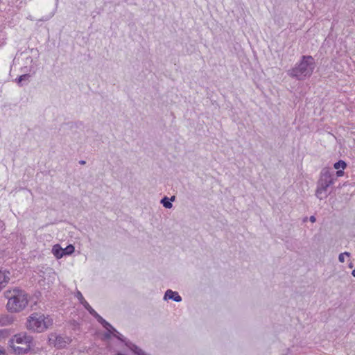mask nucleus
<instances>
[{"label":"nucleus","mask_w":355,"mask_h":355,"mask_svg":"<svg viewBox=\"0 0 355 355\" xmlns=\"http://www.w3.org/2000/svg\"><path fill=\"white\" fill-rule=\"evenodd\" d=\"M7 299L6 309L10 313H19L23 311L28 303L27 293L19 288L8 289L4 292Z\"/></svg>","instance_id":"f257e3e1"},{"label":"nucleus","mask_w":355,"mask_h":355,"mask_svg":"<svg viewBox=\"0 0 355 355\" xmlns=\"http://www.w3.org/2000/svg\"><path fill=\"white\" fill-rule=\"evenodd\" d=\"M315 67V60L312 56L302 55L300 62L288 71V75L298 80H302L312 75Z\"/></svg>","instance_id":"f03ea898"},{"label":"nucleus","mask_w":355,"mask_h":355,"mask_svg":"<svg viewBox=\"0 0 355 355\" xmlns=\"http://www.w3.org/2000/svg\"><path fill=\"white\" fill-rule=\"evenodd\" d=\"M335 180L334 171H331L328 168H322L317 183L316 197L320 200L326 198L328 196V189L334 183Z\"/></svg>","instance_id":"7ed1b4c3"},{"label":"nucleus","mask_w":355,"mask_h":355,"mask_svg":"<svg viewBox=\"0 0 355 355\" xmlns=\"http://www.w3.org/2000/svg\"><path fill=\"white\" fill-rule=\"evenodd\" d=\"M53 324V320L49 316L34 313L31 314L27 320L26 327L35 332H43Z\"/></svg>","instance_id":"20e7f679"},{"label":"nucleus","mask_w":355,"mask_h":355,"mask_svg":"<svg viewBox=\"0 0 355 355\" xmlns=\"http://www.w3.org/2000/svg\"><path fill=\"white\" fill-rule=\"evenodd\" d=\"M33 338L25 333L15 335L9 340V346L17 354H24L31 349Z\"/></svg>","instance_id":"39448f33"},{"label":"nucleus","mask_w":355,"mask_h":355,"mask_svg":"<svg viewBox=\"0 0 355 355\" xmlns=\"http://www.w3.org/2000/svg\"><path fill=\"white\" fill-rule=\"evenodd\" d=\"M113 336L119 340L123 342L125 345L131 351H132L136 355H146V353L141 349L139 348L137 345L124 338L123 336L119 333L116 329L115 331H113Z\"/></svg>","instance_id":"423d86ee"},{"label":"nucleus","mask_w":355,"mask_h":355,"mask_svg":"<svg viewBox=\"0 0 355 355\" xmlns=\"http://www.w3.org/2000/svg\"><path fill=\"white\" fill-rule=\"evenodd\" d=\"M49 342L58 348H64L70 343L71 339L69 337H62L55 334H51L49 336Z\"/></svg>","instance_id":"0eeeda50"},{"label":"nucleus","mask_w":355,"mask_h":355,"mask_svg":"<svg viewBox=\"0 0 355 355\" xmlns=\"http://www.w3.org/2000/svg\"><path fill=\"white\" fill-rule=\"evenodd\" d=\"M74 250V245H67L65 248H62L61 245H53L52 253L57 259H60L64 255L71 254Z\"/></svg>","instance_id":"6e6552de"},{"label":"nucleus","mask_w":355,"mask_h":355,"mask_svg":"<svg viewBox=\"0 0 355 355\" xmlns=\"http://www.w3.org/2000/svg\"><path fill=\"white\" fill-rule=\"evenodd\" d=\"M164 300H173L175 302H180L182 301V297L177 292L172 290H167L164 294Z\"/></svg>","instance_id":"1a4fd4ad"},{"label":"nucleus","mask_w":355,"mask_h":355,"mask_svg":"<svg viewBox=\"0 0 355 355\" xmlns=\"http://www.w3.org/2000/svg\"><path fill=\"white\" fill-rule=\"evenodd\" d=\"M10 279V272L7 270H0V283L1 286L5 287Z\"/></svg>","instance_id":"9d476101"},{"label":"nucleus","mask_w":355,"mask_h":355,"mask_svg":"<svg viewBox=\"0 0 355 355\" xmlns=\"http://www.w3.org/2000/svg\"><path fill=\"white\" fill-rule=\"evenodd\" d=\"M14 321V317L11 315L5 314L0 316V323L1 326H7L12 324Z\"/></svg>","instance_id":"9b49d317"},{"label":"nucleus","mask_w":355,"mask_h":355,"mask_svg":"<svg viewBox=\"0 0 355 355\" xmlns=\"http://www.w3.org/2000/svg\"><path fill=\"white\" fill-rule=\"evenodd\" d=\"M76 297L78 299L80 303L83 305V306L89 311L92 308L89 304V303L85 300L82 293L80 291H77Z\"/></svg>","instance_id":"f8f14e48"},{"label":"nucleus","mask_w":355,"mask_h":355,"mask_svg":"<svg viewBox=\"0 0 355 355\" xmlns=\"http://www.w3.org/2000/svg\"><path fill=\"white\" fill-rule=\"evenodd\" d=\"M175 197L173 196L171 198L164 196L160 201L161 204L167 209H171L173 207L171 202L175 200Z\"/></svg>","instance_id":"ddd939ff"},{"label":"nucleus","mask_w":355,"mask_h":355,"mask_svg":"<svg viewBox=\"0 0 355 355\" xmlns=\"http://www.w3.org/2000/svg\"><path fill=\"white\" fill-rule=\"evenodd\" d=\"M99 323H101L103 327L106 329L107 331H111L113 330V331H115V329L108 322H107L105 320H104L102 317L99 319V320L98 321Z\"/></svg>","instance_id":"4468645a"},{"label":"nucleus","mask_w":355,"mask_h":355,"mask_svg":"<svg viewBox=\"0 0 355 355\" xmlns=\"http://www.w3.org/2000/svg\"><path fill=\"white\" fill-rule=\"evenodd\" d=\"M334 167L337 170L340 168L345 169L347 167V164L343 160H339L334 164Z\"/></svg>","instance_id":"2eb2a0df"},{"label":"nucleus","mask_w":355,"mask_h":355,"mask_svg":"<svg viewBox=\"0 0 355 355\" xmlns=\"http://www.w3.org/2000/svg\"><path fill=\"white\" fill-rule=\"evenodd\" d=\"M30 78L29 74H24L20 76L16 80L18 84H21V83L24 80H28Z\"/></svg>","instance_id":"dca6fc26"},{"label":"nucleus","mask_w":355,"mask_h":355,"mask_svg":"<svg viewBox=\"0 0 355 355\" xmlns=\"http://www.w3.org/2000/svg\"><path fill=\"white\" fill-rule=\"evenodd\" d=\"M349 257L350 255L349 252H345L344 253H340L338 257L339 261L343 263L345 261V256Z\"/></svg>","instance_id":"f3484780"},{"label":"nucleus","mask_w":355,"mask_h":355,"mask_svg":"<svg viewBox=\"0 0 355 355\" xmlns=\"http://www.w3.org/2000/svg\"><path fill=\"white\" fill-rule=\"evenodd\" d=\"M89 313L92 315H93V316H94V317L97 320V321H98V320H99V319L101 318V316L99 314H98V313H97V312H96L94 309H92L89 311Z\"/></svg>","instance_id":"a211bd4d"},{"label":"nucleus","mask_w":355,"mask_h":355,"mask_svg":"<svg viewBox=\"0 0 355 355\" xmlns=\"http://www.w3.org/2000/svg\"><path fill=\"white\" fill-rule=\"evenodd\" d=\"M111 334L113 335V330L111 329V331H107V333L105 334L104 336L106 339L110 338Z\"/></svg>","instance_id":"6ab92c4d"},{"label":"nucleus","mask_w":355,"mask_h":355,"mask_svg":"<svg viewBox=\"0 0 355 355\" xmlns=\"http://www.w3.org/2000/svg\"><path fill=\"white\" fill-rule=\"evenodd\" d=\"M7 334H8L7 331H6V330H1V331H0V338H1V337H3H3L6 336H7Z\"/></svg>","instance_id":"aec40b11"},{"label":"nucleus","mask_w":355,"mask_h":355,"mask_svg":"<svg viewBox=\"0 0 355 355\" xmlns=\"http://www.w3.org/2000/svg\"><path fill=\"white\" fill-rule=\"evenodd\" d=\"M344 174V172L343 170H338L336 173V177H340V176H343Z\"/></svg>","instance_id":"412c9836"},{"label":"nucleus","mask_w":355,"mask_h":355,"mask_svg":"<svg viewBox=\"0 0 355 355\" xmlns=\"http://www.w3.org/2000/svg\"><path fill=\"white\" fill-rule=\"evenodd\" d=\"M0 355H6L5 349L1 346H0Z\"/></svg>","instance_id":"4be33fe9"},{"label":"nucleus","mask_w":355,"mask_h":355,"mask_svg":"<svg viewBox=\"0 0 355 355\" xmlns=\"http://www.w3.org/2000/svg\"><path fill=\"white\" fill-rule=\"evenodd\" d=\"M309 219H310V221L312 223H314L316 220V218L314 216H311Z\"/></svg>","instance_id":"5701e85b"},{"label":"nucleus","mask_w":355,"mask_h":355,"mask_svg":"<svg viewBox=\"0 0 355 355\" xmlns=\"http://www.w3.org/2000/svg\"><path fill=\"white\" fill-rule=\"evenodd\" d=\"M85 163H86V162L85 160H80L79 162V164H81V165H84V164H85Z\"/></svg>","instance_id":"b1692460"},{"label":"nucleus","mask_w":355,"mask_h":355,"mask_svg":"<svg viewBox=\"0 0 355 355\" xmlns=\"http://www.w3.org/2000/svg\"><path fill=\"white\" fill-rule=\"evenodd\" d=\"M352 275L353 277H355V269L352 270Z\"/></svg>","instance_id":"393cba45"},{"label":"nucleus","mask_w":355,"mask_h":355,"mask_svg":"<svg viewBox=\"0 0 355 355\" xmlns=\"http://www.w3.org/2000/svg\"><path fill=\"white\" fill-rule=\"evenodd\" d=\"M349 268H352V267H353V264L351 263L349 265Z\"/></svg>","instance_id":"a878e982"},{"label":"nucleus","mask_w":355,"mask_h":355,"mask_svg":"<svg viewBox=\"0 0 355 355\" xmlns=\"http://www.w3.org/2000/svg\"><path fill=\"white\" fill-rule=\"evenodd\" d=\"M0 326H1V324L0 323Z\"/></svg>","instance_id":"bb28decb"}]
</instances>
